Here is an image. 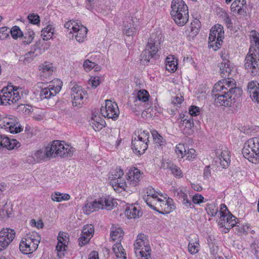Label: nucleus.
<instances>
[{
  "mask_svg": "<svg viewBox=\"0 0 259 259\" xmlns=\"http://www.w3.org/2000/svg\"><path fill=\"white\" fill-rule=\"evenodd\" d=\"M52 156L60 157H70L72 156L75 149L70 145L66 144L64 141H54L50 146Z\"/></svg>",
  "mask_w": 259,
  "mask_h": 259,
  "instance_id": "4",
  "label": "nucleus"
},
{
  "mask_svg": "<svg viewBox=\"0 0 259 259\" xmlns=\"http://www.w3.org/2000/svg\"><path fill=\"white\" fill-rule=\"evenodd\" d=\"M252 40L254 41L255 47H253V51L259 58V33L256 31L252 32Z\"/></svg>",
  "mask_w": 259,
  "mask_h": 259,
  "instance_id": "40",
  "label": "nucleus"
},
{
  "mask_svg": "<svg viewBox=\"0 0 259 259\" xmlns=\"http://www.w3.org/2000/svg\"><path fill=\"white\" fill-rule=\"evenodd\" d=\"M88 29L82 26H79L74 33H76L75 38L79 42H83L87 38Z\"/></svg>",
  "mask_w": 259,
  "mask_h": 259,
  "instance_id": "28",
  "label": "nucleus"
},
{
  "mask_svg": "<svg viewBox=\"0 0 259 259\" xmlns=\"http://www.w3.org/2000/svg\"><path fill=\"white\" fill-rule=\"evenodd\" d=\"M189 111L192 116H196L200 114L199 108L194 105H192L189 107Z\"/></svg>",
  "mask_w": 259,
  "mask_h": 259,
  "instance_id": "56",
  "label": "nucleus"
},
{
  "mask_svg": "<svg viewBox=\"0 0 259 259\" xmlns=\"http://www.w3.org/2000/svg\"><path fill=\"white\" fill-rule=\"evenodd\" d=\"M27 242L32 243V250H36L40 241V236L36 232H32L27 234L24 238Z\"/></svg>",
  "mask_w": 259,
  "mask_h": 259,
  "instance_id": "24",
  "label": "nucleus"
},
{
  "mask_svg": "<svg viewBox=\"0 0 259 259\" xmlns=\"http://www.w3.org/2000/svg\"><path fill=\"white\" fill-rule=\"evenodd\" d=\"M32 244L30 242H27L24 238H22L19 245L20 251L23 254H30L36 250H32Z\"/></svg>",
  "mask_w": 259,
  "mask_h": 259,
  "instance_id": "26",
  "label": "nucleus"
},
{
  "mask_svg": "<svg viewBox=\"0 0 259 259\" xmlns=\"http://www.w3.org/2000/svg\"><path fill=\"white\" fill-rule=\"evenodd\" d=\"M177 61L174 58L167 57L165 60V68L168 71H175L177 69Z\"/></svg>",
  "mask_w": 259,
  "mask_h": 259,
  "instance_id": "34",
  "label": "nucleus"
},
{
  "mask_svg": "<svg viewBox=\"0 0 259 259\" xmlns=\"http://www.w3.org/2000/svg\"><path fill=\"white\" fill-rule=\"evenodd\" d=\"M204 198L203 197L199 194H195L192 198V200L194 203L199 204L203 202Z\"/></svg>",
  "mask_w": 259,
  "mask_h": 259,
  "instance_id": "59",
  "label": "nucleus"
},
{
  "mask_svg": "<svg viewBox=\"0 0 259 259\" xmlns=\"http://www.w3.org/2000/svg\"><path fill=\"white\" fill-rule=\"evenodd\" d=\"M12 37L14 39H17L18 37H21L23 36V33L18 26H14L10 30Z\"/></svg>",
  "mask_w": 259,
  "mask_h": 259,
  "instance_id": "43",
  "label": "nucleus"
},
{
  "mask_svg": "<svg viewBox=\"0 0 259 259\" xmlns=\"http://www.w3.org/2000/svg\"><path fill=\"white\" fill-rule=\"evenodd\" d=\"M186 150L184 144H179L176 146V152L179 156L183 158L186 154Z\"/></svg>",
  "mask_w": 259,
  "mask_h": 259,
  "instance_id": "49",
  "label": "nucleus"
},
{
  "mask_svg": "<svg viewBox=\"0 0 259 259\" xmlns=\"http://www.w3.org/2000/svg\"><path fill=\"white\" fill-rule=\"evenodd\" d=\"M141 173L139 169L135 167L130 169L127 178V182L133 186L137 185L141 179Z\"/></svg>",
  "mask_w": 259,
  "mask_h": 259,
  "instance_id": "18",
  "label": "nucleus"
},
{
  "mask_svg": "<svg viewBox=\"0 0 259 259\" xmlns=\"http://www.w3.org/2000/svg\"><path fill=\"white\" fill-rule=\"evenodd\" d=\"M39 69L43 73L42 75H50L53 71V64L50 62L46 61L39 66Z\"/></svg>",
  "mask_w": 259,
  "mask_h": 259,
  "instance_id": "33",
  "label": "nucleus"
},
{
  "mask_svg": "<svg viewBox=\"0 0 259 259\" xmlns=\"http://www.w3.org/2000/svg\"><path fill=\"white\" fill-rule=\"evenodd\" d=\"M71 98L73 106H80L88 98L86 92L81 86L74 85L71 89Z\"/></svg>",
  "mask_w": 259,
  "mask_h": 259,
  "instance_id": "12",
  "label": "nucleus"
},
{
  "mask_svg": "<svg viewBox=\"0 0 259 259\" xmlns=\"http://www.w3.org/2000/svg\"><path fill=\"white\" fill-rule=\"evenodd\" d=\"M0 127L5 128L12 134H17L22 129L17 118L11 115L6 116L0 115Z\"/></svg>",
  "mask_w": 259,
  "mask_h": 259,
  "instance_id": "7",
  "label": "nucleus"
},
{
  "mask_svg": "<svg viewBox=\"0 0 259 259\" xmlns=\"http://www.w3.org/2000/svg\"><path fill=\"white\" fill-rule=\"evenodd\" d=\"M181 124L186 128L191 129L194 126L193 119L192 118L182 119Z\"/></svg>",
  "mask_w": 259,
  "mask_h": 259,
  "instance_id": "54",
  "label": "nucleus"
},
{
  "mask_svg": "<svg viewBox=\"0 0 259 259\" xmlns=\"http://www.w3.org/2000/svg\"><path fill=\"white\" fill-rule=\"evenodd\" d=\"M53 83H56V86L54 85L50 84L47 88L42 89L40 93V98L41 100L49 99L53 97H54L58 94L61 90L62 82L59 80H54Z\"/></svg>",
  "mask_w": 259,
  "mask_h": 259,
  "instance_id": "13",
  "label": "nucleus"
},
{
  "mask_svg": "<svg viewBox=\"0 0 259 259\" xmlns=\"http://www.w3.org/2000/svg\"><path fill=\"white\" fill-rule=\"evenodd\" d=\"M100 111L103 116L114 120L119 116V110L117 103L109 100H106L105 106H102Z\"/></svg>",
  "mask_w": 259,
  "mask_h": 259,
  "instance_id": "10",
  "label": "nucleus"
},
{
  "mask_svg": "<svg viewBox=\"0 0 259 259\" xmlns=\"http://www.w3.org/2000/svg\"><path fill=\"white\" fill-rule=\"evenodd\" d=\"M248 228L245 226H239L236 225L234 227V230L235 232H237L238 233H244L248 231Z\"/></svg>",
  "mask_w": 259,
  "mask_h": 259,
  "instance_id": "61",
  "label": "nucleus"
},
{
  "mask_svg": "<svg viewBox=\"0 0 259 259\" xmlns=\"http://www.w3.org/2000/svg\"><path fill=\"white\" fill-rule=\"evenodd\" d=\"M27 30V32H25L24 34L22 36L24 37L23 42L26 45L29 44L32 41L34 35V33L32 30L28 29Z\"/></svg>",
  "mask_w": 259,
  "mask_h": 259,
  "instance_id": "42",
  "label": "nucleus"
},
{
  "mask_svg": "<svg viewBox=\"0 0 259 259\" xmlns=\"http://www.w3.org/2000/svg\"><path fill=\"white\" fill-rule=\"evenodd\" d=\"M91 237H89L87 235L83 234V233H81V236L78 239V242H79V245L80 246H82L84 245H85L86 243L89 242L90 240L91 239Z\"/></svg>",
  "mask_w": 259,
  "mask_h": 259,
  "instance_id": "55",
  "label": "nucleus"
},
{
  "mask_svg": "<svg viewBox=\"0 0 259 259\" xmlns=\"http://www.w3.org/2000/svg\"><path fill=\"white\" fill-rule=\"evenodd\" d=\"M79 25L74 21H69L65 23L64 27L70 30V33L74 32Z\"/></svg>",
  "mask_w": 259,
  "mask_h": 259,
  "instance_id": "46",
  "label": "nucleus"
},
{
  "mask_svg": "<svg viewBox=\"0 0 259 259\" xmlns=\"http://www.w3.org/2000/svg\"><path fill=\"white\" fill-rule=\"evenodd\" d=\"M28 19L29 22L33 24H38L39 23V17L37 14H29L28 16Z\"/></svg>",
  "mask_w": 259,
  "mask_h": 259,
  "instance_id": "52",
  "label": "nucleus"
},
{
  "mask_svg": "<svg viewBox=\"0 0 259 259\" xmlns=\"http://www.w3.org/2000/svg\"><path fill=\"white\" fill-rule=\"evenodd\" d=\"M82 233L92 238L94 233V226L92 225H87L83 228Z\"/></svg>",
  "mask_w": 259,
  "mask_h": 259,
  "instance_id": "48",
  "label": "nucleus"
},
{
  "mask_svg": "<svg viewBox=\"0 0 259 259\" xmlns=\"http://www.w3.org/2000/svg\"><path fill=\"white\" fill-rule=\"evenodd\" d=\"M170 15L176 23L180 26L185 25L189 20L188 9L183 0H172Z\"/></svg>",
  "mask_w": 259,
  "mask_h": 259,
  "instance_id": "3",
  "label": "nucleus"
},
{
  "mask_svg": "<svg viewBox=\"0 0 259 259\" xmlns=\"http://www.w3.org/2000/svg\"><path fill=\"white\" fill-rule=\"evenodd\" d=\"M132 149L133 151L138 155H141L144 153L148 148V143L142 141L138 138H135L132 140Z\"/></svg>",
  "mask_w": 259,
  "mask_h": 259,
  "instance_id": "19",
  "label": "nucleus"
},
{
  "mask_svg": "<svg viewBox=\"0 0 259 259\" xmlns=\"http://www.w3.org/2000/svg\"><path fill=\"white\" fill-rule=\"evenodd\" d=\"M89 84H91L93 88H96L100 84V79L98 76L92 77L89 80Z\"/></svg>",
  "mask_w": 259,
  "mask_h": 259,
  "instance_id": "58",
  "label": "nucleus"
},
{
  "mask_svg": "<svg viewBox=\"0 0 259 259\" xmlns=\"http://www.w3.org/2000/svg\"><path fill=\"white\" fill-rule=\"evenodd\" d=\"M167 168H168L171 174L176 177H182V172L180 168L174 164H169V166H167Z\"/></svg>",
  "mask_w": 259,
  "mask_h": 259,
  "instance_id": "45",
  "label": "nucleus"
},
{
  "mask_svg": "<svg viewBox=\"0 0 259 259\" xmlns=\"http://www.w3.org/2000/svg\"><path fill=\"white\" fill-rule=\"evenodd\" d=\"M212 92L215 97L214 104L216 106L229 107L241 95L242 90L236 87L234 80L223 79L214 84Z\"/></svg>",
  "mask_w": 259,
  "mask_h": 259,
  "instance_id": "1",
  "label": "nucleus"
},
{
  "mask_svg": "<svg viewBox=\"0 0 259 259\" xmlns=\"http://www.w3.org/2000/svg\"><path fill=\"white\" fill-rule=\"evenodd\" d=\"M236 219V217L228 211L226 217V221L227 222V225L228 228H229V230L236 226V225L237 222Z\"/></svg>",
  "mask_w": 259,
  "mask_h": 259,
  "instance_id": "36",
  "label": "nucleus"
},
{
  "mask_svg": "<svg viewBox=\"0 0 259 259\" xmlns=\"http://www.w3.org/2000/svg\"><path fill=\"white\" fill-rule=\"evenodd\" d=\"M19 89L13 86L4 87L0 92V105H11L21 99Z\"/></svg>",
  "mask_w": 259,
  "mask_h": 259,
  "instance_id": "5",
  "label": "nucleus"
},
{
  "mask_svg": "<svg viewBox=\"0 0 259 259\" xmlns=\"http://www.w3.org/2000/svg\"><path fill=\"white\" fill-rule=\"evenodd\" d=\"M147 241L144 234H138L134 244L135 252L137 256H138L139 254L145 253L146 251H150L151 248Z\"/></svg>",
  "mask_w": 259,
  "mask_h": 259,
  "instance_id": "15",
  "label": "nucleus"
},
{
  "mask_svg": "<svg viewBox=\"0 0 259 259\" xmlns=\"http://www.w3.org/2000/svg\"><path fill=\"white\" fill-rule=\"evenodd\" d=\"M113 206V203L111 200L105 197L95 199L92 202L87 203L83 210L86 214H89L91 212L97 211L99 209L111 210Z\"/></svg>",
  "mask_w": 259,
  "mask_h": 259,
  "instance_id": "6",
  "label": "nucleus"
},
{
  "mask_svg": "<svg viewBox=\"0 0 259 259\" xmlns=\"http://www.w3.org/2000/svg\"><path fill=\"white\" fill-rule=\"evenodd\" d=\"M113 250L117 258L126 259V253L120 243H117L113 246Z\"/></svg>",
  "mask_w": 259,
  "mask_h": 259,
  "instance_id": "32",
  "label": "nucleus"
},
{
  "mask_svg": "<svg viewBox=\"0 0 259 259\" xmlns=\"http://www.w3.org/2000/svg\"><path fill=\"white\" fill-rule=\"evenodd\" d=\"M206 210L209 215L214 217L218 213V208L213 204H209L207 206Z\"/></svg>",
  "mask_w": 259,
  "mask_h": 259,
  "instance_id": "50",
  "label": "nucleus"
},
{
  "mask_svg": "<svg viewBox=\"0 0 259 259\" xmlns=\"http://www.w3.org/2000/svg\"><path fill=\"white\" fill-rule=\"evenodd\" d=\"M198 240L195 239L194 242H189L188 245V251L191 254H195L198 251L199 244Z\"/></svg>",
  "mask_w": 259,
  "mask_h": 259,
  "instance_id": "44",
  "label": "nucleus"
},
{
  "mask_svg": "<svg viewBox=\"0 0 259 259\" xmlns=\"http://www.w3.org/2000/svg\"><path fill=\"white\" fill-rule=\"evenodd\" d=\"M125 213L127 218L131 219L139 218L142 215V211L140 209H138L137 208L133 205L126 207Z\"/></svg>",
  "mask_w": 259,
  "mask_h": 259,
  "instance_id": "27",
  "label": "nucleus"
},
{
  "mask_svg": "<svg viewBox=\"0 0 259 259\" xmlns=\"http://www.w3.org/2000/svg\"><path fill=\"white\" fill-rule=\"evenodd\" d=\"M9 28L7 27H2L0 28V39L4 40L9 36Z\"/></svg>",
  "mask_w": 259,
  "mask_h": 259,
  "instance_id": "51",
  "label": "nucleus"
},
{
  "mask_svg": "<svg viewBox=\"0 0 259 259\" xmlns=\"http://www.w3.org/2000/svg\"><path fill=\"white\" fill-rule=\"evenodd\" d=\"M50 149V146H47L46 148L45 151L42 150H37L36 152L33 154V157L36 162H39L42 160H44L46 158H51L52 156V154Z\"/></svg>",
  "mask_w": 259,
  "mask_h": 259,
  "instance_id": "23",
  "label": "nucleus"
},
{
  "mask_svg": "<svg viewBox=\"0 0 259 259\" xmlns=\"http://www.w3.org/2000/svg\"><path fill=\"white\" fill-rule=\"evenodd\" d=\"M38 43H36L31 48V50L26 54L24 56L20 58L19 61L22 62L24 64H27L31 62L35 57L41 54V51L39 46Z\"/></svg>",
  "mask_w": 259,
  "mask_h": 259,
  "instance_id": "16",
  "label": "nucleus"
},
{
  "mask_svg": "<svg viewBox=\"0 0 259 259\" xmlns=\"http://www.w3.org/2000/svg\"><path fill=\"white\" fill-rule=\"evenodd\" d=\"M67 240V238H66V234L65 233H61V232H60L58 237V243L56 246V250L57 251L58 255V256H60V257H61L62 252L65 250V247L67 246L66 243L68 242Z\"/></svg>",
  "mask_w": 259,
  "mask_h": 259,
  "instance_id": "22",
  "label": "nucleus"
},
{
  "mask_svg": "<svg viewBox=\"0 0 259 259\" xmlns=\"http://www.w3.org/2000/svg\"><path fill=\"white\" fill-rule=\"evenodd\" d=\"M92 126L95 131H99L106 124L103 119L101 118L99 116L95 115L92 118Z\"/></svg>",
  "mask_w": 259,
  "mask_h": 259,
  "instance_id": "30",
  "label": "nucleus"
},
{
  "mask_svg": "<svg viewBox=\"0 0 259 259\" xmlns=\"http://www.w3.org/2000/svg\"><path fill=\"white\" fill-rule=\"evenodd\" d=\"M4 148L8 150L17 149L21 146L20 143L16 139H10L7 137L4 138Z\"/></svg>",
  "mask_w": 259,
  "mask_h": 259,
  "instance_id": "31",
  "label": "nucleus"
},
{
  "mask_svg": "<svg viewBox=\"0 0 259 259\" xmlns=\"http://www.w3.org/2000/svg\"><path fill=\"white\" fill-rule=\"evenodd\" d=\"M84 70L87 71H91L92 69L95 68V70L100 69V67L95 63L90 61L89 60H85L83 64Z\"/></svg>",
  "mask_w": 259,
  "mask_h": 259,
  "instance_id": "38",
  "label": "nucleus"
},
{
  "mask_svg": "<svg viewBox=\"0 0 259 259\" xmlns=\"http://www.w3.org/2000/svg\"><path fill=\"white\" fill-rule=\"evenodd\" d=\"M15 237V232L9 228L0 231V251L5 249Z\"/></svg>",
  "mask_w": 259,
  "mask_h": 259,
  "instance_id": "14",
  "label": "nucleus"
},
{
  "mask_svg": "<svg viewBox=\"0 0 259 259\" xmlns=\"http://www.w3.org/2000/svg\"><path fill=\"white\" fill-rule=\"evenodd\" d=\"M123 231L121 228L117 225H113L111 228L110 236L112 240L120 239L123 235Z\"/></svg>",
  "mask_w": 259,
  "mask_h": 259,
  "instance_id": "29",
  "label": "nucleus"
},
{
  "mask_svg": "<svg viewBox=\"0 0 259 259\" xmlns=\"http://www.w3.org/2000/svg\"><path fill=\"white\" fill-rule=\"evenodd\" d=\"M223 27L220 24L214 25L210 30L208 38V46L217 51L221 46V41H223Z\"/></svg>",
  "mask_w": 259,
  "mask_h": 259,
  "instance_id": "8",
  "label": "nucleus"
},
{
  "mask_svg": "<svg viewBox=\"0 0 259 259\" xmlns=\"http://www.w3.org/2000/svg\"><path fill=\"white\" fill-rule=\"evenodd\" d=\"M123 175V171L120 168H116L111 172V175L109 178L111 179L110 185L114 190L119 192L120 189L125 190L126 183L120 179Z\"/></svg>",
  "mask_w": 259,
  "mask_h": 259,
  "instance_id": "11",
  "label": "nucleus"
},
{
  "mask_svg": "<svg viewBox=\"0 0 259 259\" xmlns=\"http://www.w3.org/2000/svg\"><path fill=\"white\" fill-rule=\"evenodd\" d=\"M191 31L193 34H197L199 32V28L201 27V22L198 20L195 19L191 23Z\"/></svg>",
  "mask_w": 259,
  "mask_h": 259,
  "instance_id": "47",
  "label": "nucleus"
},
{
  "mask_svg": "<svg viewBox=\"0 0 259 259\" xmlns=\"http://www.w3.org/2000/svg\"><path fill=\"white\" fill-rule=\"evenodd\" d=\"M160 33H152L148 39L145 49L141 55V61L145 65H147L152 58H156L160 45Z\"/></svg>",
  "mask_w": 259,
  "mask_h": 259,
  "instance_id": "2",
  "label": "nucleus"
},
{
  "mask_svg": "<svg viewBox=\"0 0 259 259\" xmlns=\"http://www.w3.org/2000/svg\"><path fill=\"white\" fill-rule=\"evenodd\" d=\"M51 199L53 201H61V193L59 192H55L51 195Z\"/></svg>",
  "mask_w": 259,
  "mask_h": 259,
  "instance_id": "60",
  "label": "nucleus"
},
{
  "mask_svg": "<svg viewBox=\"0 0 259 259\" xmlns=\"http://www.w3.org/2000/svg\"><path fill=\"white\" fill-rule=\"evenodd\" d=\"M227 56H222L223 61L219 64L220 71L222 77H229L233 69V66L230 64L229 60L227 58Z\"/></svg>",
  "mask_w": 259,
  "mask_h": 259,
  "instance_id": "17",
  "label": "nucleus"
},
{
  "mask_svg": "<svg viewBox=\"0 0 259 259\" xmlns=\"http://www.w3.org/2000/svg\"><path fill=\"white\" fill-rule=\"evenodd\" d=\"M151 134L156 143L158 144L160 146L165 144V140L156 131H153Z\"/></svg>",
  "mask_w": 259,
  "mask_h": 259,
  "instance_id": "41",
  "label": "nucleus"
},
{
  "mask_svg": "<svg viewBox=\"0 0 259 259\" xmlns=\"http://www.w3.org/2000/svg\"><path fill=\"white\" fill-rule=\"evenodd\" d=\"M251 251L257 259H259V247L254 243L250 246Z\"/></svg>",
  "mask_w": 259,
  "mask_h": 259,
  "instance_id": "57",
  "label": "nucleus"
},
{
  "mask_svg": "<svg viewBox=\"0 0 259 259\" xmlns=\"http://www.w3.org/2000/svg\"><path fill=\"white\" fill-rule=\"evenodd\" d=\"M149 133L146 131H143L140 132V134L137 136V138L142 141H144L146 143H148L149 138Z\"/></svg>",
  "mask_w": 259,
  "mask_h": 259,
  "instance_id": "53",
  "label": "nucleus"
},
{
  "mask_svg": "<svg viewBox=\"0 0 259 259\" xmlns=\"http://www.w3.org/2000/svg\"><path fill=\"white\" fill-rule=\"evenodd\" d=\"M175 194L179 198H181L183 199L184 197H187V194L185 193L183 191L178 189L175 190Z\"/></svg>",
  "mask_w": 259,
  "mask_h": 259,
  "instance_id": "64",
  "label": "nucleus"
},
{
  "mask_svg": "<svg viewBox=\"0 0 259 259\" xmlns=\"http://www.w3.org/2000/svg\"><path fill=\"white\" fill-rule=\"evenodd\" d=\"M130 27H128V24H124L123 25L124 33L128 36H132L136 34L137 30L136 27L133 23H130Z\"/></svg>",
  "mask_w": 259,
  "mask_h": 259,
  "instance_id": "39",
  "label": "nucleus"
},
{
  "mask_svg": "<svg viewBox=\"0 0 259 259\" xmlns=\"http://www.w3.org/2000/svg\"><path fill=\"white\" fill-rule=\"evenodd\" d=\"M150 96L148 92L145 90H140L137 94V99L135 102H137V100L143 102H146L148 101Z\"/></svg>",
  "mask_w": 259,
  "mask_h": 259,
  "instance_id": "37",
  "label": "nucleus"
},
{
  "mask_svg": "<svg viewBox=\"0 0 259 259\" xmlns=\"http://www.w3.org/2000/svg\"><path fill=\"white\" fill-rule=\"evenodd\" d=\"M252 147L254 153H255L257 158L259 157V138L254 137L251 138L247 141Z\"/></svg>",
  "mask_w": 259,
  "mask_h": 259,
  "instance_id": "35",
  "label": "nucleus"
},
{
  "mask_svg": "<svg viewBox=\"0 0 259 259\" xmlns=\"http://www.w3.org/2000/svg\"><path fill=\"white\" fill-rule=\"evenodd\" d=\"M228 211H229L227 209L226 205L224 204H222L221 205V209H220V214L222 218H226V215L227 214Z\"/></svg>",
  "mask_w": 259,
  "mask_h": 259,
  "instance_id": "63",
  "label": "nucleus"
},
{
  "mask_svg": "<svg viewBox=\"0 0 259 259\" xmlns=\"http://www.w3.org/2000/svg\"><path fill=\"white\" fill-rule=\"evenodd\" d=\"M250 46L249 51L245 57L244 66L246 69H251L250 73L253 76L259 75V58Z\"/></svg>",
  "mask_w": 259,
  "mask_h": 259,
  "instance_id": "9",
  "label": "nucleus"
},
{
  "mask_svg": "<svg viewBox=\"0 0 259 259\" xmlns=\"http://www.w3.org/2000/svg\"><path fill=\"white\" fill-rule=\"evenodd\" d=\"M229 153L227 148L220 152L219 151L217 152V154L219 155L220 164L223 168H226L229 165Z\"/></svg>",
  "mask_w": 259,
  "mask_h": 259,
  "instance_id": "25",
  "label": "nucleus"
},
{
  "mask_svg": "<svg viewBox=\"0 0 259 259\" xmlns=\"http://www.w3.org/2000/svg\"><path fill=\"white\" fill-rule=\"evenodd\" d=\"M247 88L250 98L259 103V83L256 81H251L248 83Z\"/></svg>",
  "mask_w": 259,
  "mask_h": 259,
  "instance_id": "21",
  "label": "nucleus"
},
{
  "mask_svg": "<svg viewBox=\"0 0 259 259\" xmlns=\"http://www.w3.org/2000/svg\"><path fill=\"white\" fill-rule=\"evenodd\" d=\"M253 151L252 147L248 142L246 141L244 144L242 153L245 158L252 162H254V161H256L258 159L256 155L254 153Z\"/></svg>",
  "mask_w": 259,
  "mask_h": 259,
  "instance_id": "20",
  "label": "nucleus"
},
{
  "mask_svg": "<svg viewBox=\"0 0 259 259\" xmlns=\"http://www.w3.org/2000/svg\"><path fill=\"white\" fill-rule=\"evenodd\" d=\"M186 154L187 155V159L188 160H192L196 156L195 150L192 148L188 150Z\"/></svg>",
  "mask_w": 259,
  "mask_h": 259,
  "instance_id": "62",
  "label": "nucleus"
}]
</instances>
